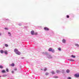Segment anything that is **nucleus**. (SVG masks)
Instances as JSON below:
<instances>
[{
	"label": "nucleus",
	"mask_w": 79,
	"mask_h": 79,
	"mask_svg": "<svg viewBox=\"0 0 79 79\" xmlns=\"http://www.w3.org/2000/svg\"><path fill=\"white\" fill-rule=\"evenodd\" d=\"M42 54H44V55H46L48 58H49V59H51L53 58L52 55H51L49 54L48 52H43Z\"/></svg>",
	"instance_id": "1"
},
{
	"label": "nucleus",
	"mask_w": 79,
	"mask_h": 79,
	"mask_svg": "<svg viewBox=\"0 0 79 79\" xmlns=\"http://www.w3.org/2000/svg\"><path fill=\"white\" fill-rule=\"evenodd\" d=\"M14 52H15L16 54L17 55H20L21 52H19L18 51V50L16 48H15L14 50Z\"/></svg>",
	"instance_id": "2"
},
{
	"label": "nucleus",
	"mask_w": 79,
	"mask_h": 79,
	"mask_svg": "<svg viewBox=\"0 0 79 79\" xmlns=\"http://www.w3.org/2000/svg\"><path fill=\"white\" fill-rule=\"evenodd\" d=\"M74 76L76 77H79V73H76Z\"/></svg>",
	"instance_id": "3"
},
{
	"label": "nucleus",
	"mask_w": 79,
	"mask_h": 79,
	"mask_svg": "<svg viewBox=\"0 0 79 79\" xmlns=\"http://www.w3.org/2000/svg\"><path fill=\"white\" fill-rule=\"evenodd\" d=\"M44 29L45 31H49L50 29H49V28H47V27H44Z\"/></svg>",
	"instance_id": "4"
},
{
	"label": "nucleus",
	"mask_w": 79,
	"mask_h": 79,
	"mask_svg": "<svg viewBox=\"0 0 79 79\" xmlns=\"http://www.w3.org/2000/svg\"><path fill=\"white\" fill-rule=\"evenodd\" d=\"M31 35H34V31L32 30L31 31Z\"/></svg>",
	"instance_id": "5"
},
{
	"label": "nucleus",
	"mask_w": 79,
	"mask_h": 79,
	"mask_svg": "<svg viewBox=\"0 0 79 79\" xmlns=\"http://www.w3.org/2000/svg\"><path fill=\"white\" fill-rule=\"evenodd\" d=\"M51 73L53 75L55 74V71L53 70H52V71L51 72Z\"/></svg>",
	"instance_id": "6"
},
{
	"label": "nucleus",
	"mask_w": 79,
	"mask_h": 79,
	"mask_svg": "<svg viewBox=\"0 0 79 79\" xmlns=\"http://www.w3.org/2000/svg\"><path fill=\"white\" fill-rule=\"evenodd\" d=\"M62 42L63 44H66V40L64 39H63L62 40Z\"/></svg>",
	"instance_id": "7"
},
{
	"label": "nucleus",
	"mask_w": 79,
	"mask_h": 79,
	"mask_svg": "<svg viewBox=\"0 0 79 79\" xmlns=\"http://www.w3.org/2000/svg\"><path fill=\"white\" fill-rule=\"evenodd\" d=\"M4 53H5V55H8V51L6 50L4 51Z\"/></svg>",
	"instance_id": "8"
},
{
	"label": "nucleus",
	"mask_w": 79,
	"mask_h": 79,
	"mask_svg": "<svg viewBox=\"0 0 79 79\" xmlns=\"http://www.w3.org/2000/svg\"><path fill=\"white\" fill-rule=\"evenodd\" d=\"M68 61H74V60L71 59H68Z\"/></svg>",
	"instance_id": "9"
},
{
	"label": "nucleus",
	"mask_w": 79,
	"mask_h": 79,
	"mask_svg": "<svg viewBox=\"0 0 79 79\" xmlns=\"http://www.w3.org/2000/svg\"><path fill=\"white\" fill-rule=\"evenodd\" d=\"M8 33L9 36H11V33H10V32H8Z\"/></svg>",
	"instance_id": "10"
},
{
	"label": "nucleus",
	"mask_w": 79,
	"mask_h": 79,
	"mask_svg": "<svg viewBox=\"0 0 79 79\" xmlns=\"http://www.w3.org/2000/svg\"><path fill=\"white\" fill-rule=\"evenodd\" d=\"M2 73H6V71H5V70H3L2 71Z\"/></svg>",
	"instance_id": "11"
},
{
	"label": "nucleus",
	"mask_w": 79,
	"mask_h": 79,
	"mask_svg": "<svg viewBox=\"0 0 79 79\" xmlns=\"http://www.w3.org/2000/svg\"><path fill=\"white\" fill-rule=\"evenodd\" d=\"M52 48H49L48 50V51H49V52H52Z\"/></svg>",
	"instance_id": "12"
},
{
	"label": "nucleus",
	"mask_w": 79,
	"mask_h": 79,
	"mask_svg": "<svg viewBox=\"0 0 79 79\" xmlns=\"http://www.w3.org/2000/svg\"><path fill=\"white\" fill-rule=\"evenodd\" d=\"M70 72V71H69V70L68 69L66 70V72L67 73H69Z\"/></svg>",
	"instance_id": "13"
},
{
	"label": "nucleus",
	"mask_w": 79,
	"mask_h": 79,
	"mask_svg": "<svg viewBox=\"0 0 79 79\" xmlns=\"http://www.w3.org/2000/svg\"><path fill=\"white\" fill-rule=\"evenodd\" d=\"M75 45L76 47H79V45L78 44H75Z\"/></svg>",
	"instance_id": "14"
},
{
	"label": "nucleus",
	"mask_w": 79,
	"mask_h": 79,
	"mask_svg": "<svg viewBox=\"0 0 79 79\" xmlns=\"http://www.w3.org/2000/svg\"><path fill=\"white\" fill-rule=\"evenodd\" d=\"M51 52H52V53H55V51L54 49H52V51H51Z\"/></svg>",
	"instance_id": "15"
},
{
	"label": "nucleus",
	"mask_w": 79,
	"mask_h": 79,
	"mask_svg": "<svg viewBox=\"0 0 79 79\" xmlns=\"http://www.w3.org/2000/svg\"><path fill=\"white\" fill-rule=\"evenodd\" d=\"M11 66H15V64L13 63H12L11 64H10Z\"/></svg>",
	"instance_id": "16"
},
{
	"label": "nucleus",
	"mask_w": 79,
	"mask_h": 79,
	"mask_svg": "<svg viewBox=\"0 0 79 79\" xmlns=\"http://www.w3.org/2000/svg\"><path fill=\"white\" fill-rule=\"evenodd\" d=\"M0 52V53H1L2 54L3 53H4V51H3V50H1Z\"/></svg>",
	"instance_id": "17"
},
{
	"label": "nucleus",
	"mask_w": 79,
	"mask_h": 79,
	"mask_svg": "<svg viewBox=\"0 0 79 79\" xmlns=\"http://www.w3.org/2000/svg\"><path fill=\"white\" fill-rule=\"evenodd\" d=\"M4 45L5 47H8V45L7 44H5Z\"/></svg>",
	"instance_id": "18"
},
{
	"label": "nucleus",
	"mask_w": 79,
	"mask_h": 79,
	"mask_svg": "<svg viewBox=\"0 0 79 79\" xmlns=\"http://www.w3.org/2000/svg\"><path fill=\"white\" fill-rule=\"evenodd\" d=\"M0 69H3V66L2 65H0Z\"/></svg>",
	"instance_id": "19"
},
{
	"label": "nucleus",
	"mask_w": 79,
	"mask_h": 79,
	"mask_svg": "<svg viewBox=\"0 0 79 79\" xmlns=\"http://www.w3.org/2000/svg\"><path fill=\"white\" fill-rule=\"evenodd\" d=\"M71 57H72V58H76V56H74L73 55H72Z\"/></svg>",
	"instance_id": "20"
},
{
	"label": "nucleus",
	"mask_w": 79,
	"mask_h": 79,
	"mask_svg": "<svg viewBox=\"0 0 79 79\" xmlns=\"http://www.w3.org/2000/svg\"><path fill=\"white\" fill-rule=\"evenodd\" d=\"M48 74H49V73H48V72L46 73L45 74V75H46V76H48Z\"/></svg>",
	"instance_id": "21"
},
{
	"label": "nucleus",
	"mask_w": 79,
	"mask_h": 79,
	"mask_svg": "<svg viewBox=\"0 0 79 79\" xmlns=\"http://www.w3.org/2000/svg\"><path fill=\"white\" fill-rule=\"evenodd\" d=\"M53 78H58V77L57 76H54L53 77Z\"/></svg>",
	"instance_id": "22"
},
{
	"label": "nucleus",
	"mask_w": 79,
	"mask_h": 79,
	"mask_svg": "<svg viewBox=\"0 0 79 79\" xmlns=\"http://www.w3.org/2000/svg\"><path fill=\"white\" fill-rule=\"evenodd\" d=\"M7 75L4 74L2 75V77H6V76H7Z\"/></svg>",
	"instance_id": "23"
},
{
	"label": "nucleus",
	"mask_w": 79,
	"mask_h": 79,
	"mask_svg": "<svg viewBox=\"0 0 79 79\" xmlns=\"http://www.w3.org/2000/svg\"><path fill=\"white\" fill-rule=\"evenodd\" d=\"M47 68H45L44 69V71H47Z\"/></svg>",
	"instance_id": "24"
},
{
	"label": "nucleus",
	"mask_w": 79,
	"mask_h": 79,
	"mask_svg": "<svg viewBox=\"0 0 79 79\" xmlns=\"http://www.w3.org/2000/svg\"><path fill=\"white\" fill-rule=\"evenodd\" d=\"M56 73H60V70H57Z\"/></svg>",
	"instance_id": "25"
},
{
	"label": "nucleus",
	"mask_w": 79,
	"mask_h": 79,
	"mask_svg": "<svg viewBox=\"0 0 79 79\" xmlns=\"http://www.w3.org/2000/svg\"><path fill=\"white\" fill-rule=\"evenodd\" d=\"M58 50H59V51H61V48H59Z\"/></svg>",
	"instance_id": "26"
},
{
	"label": "nucleus",
	"mask_w": 79,
	"mask_h": 79,
	"mask_svg": "<svg viewBox=\"0 0 79 79\" xmlns=\"http://www.w3.org/2000/svg\"><path fill=\"white\" fill-rule=\"evenodd\" d=\"M61 73H64V70H62Z\"/></svg>",
	"instance_id": "27"
},
{
	"label": "nucleus",
	"mask_w": 79,
	"mask_h": 79,
	"mask_svg": "<svg viewBox=\"0 0 79 79\" xmlns=\"http://www.w3.org/2000/svg\"><path fill=\"white\" fill-rule=\"evenodd\" d=\"M6 71L7 72H9V70L7 68L6 69Z\"/></svg>",
	"instance_id": "28"
},
{
	"label": "nucleus",
	"mask_w": 79,
	"mask_h": 79,
	"mask_svg": "<svg viewBox=\"0 0 79 79\" xmlns=\"http://www.w3.org/2000/svg\"><path fill=\"white\" fill-rule=\"evenodd\" d=\"M17 68H15L14 69V71H17Z\"/></svg>",
	"instance_id": "29"
},
{
	"label": "nucleus",
	"mask_w": 79,
	"mask_h": 79,
	"mask_svg": "<svg viewBox=\"0 0 79 79\" xmlns=\"http://www.w3.org/2000/svg\"><path fill=\"white\" fill-rule=\"evenodd\" d=\"M66 18H69V15H66Z\"/></svg>",
	"instance_id": "30"
},
{
	"label": "nucleus",
	"mask_w": 79,
	"mask_h": 79,
	"mask_svg": "<svg viewBox=\"0 0 79 79\" xmlns=\"http://www.w3.org/2000/svg\"><path fill=\"white\" fill-rule=\"evenodd\" d=\"M18 25L21 26H22V24H21V23H20L18 24Z\"/></svg>",
	"instance_id": "31"
},
{
	"label": "nucleus",
	"mask_w": 79,
	"mask_h": 79,
	"mask_svg": "<svg viewBox=\"0 0 79 79\" xmlns=\"http://www.w3.org/2000/svg\"><path fill=\"white\" fill-rule=\"evenodd\" d=\"M34 35H37V32L34 33Z\"/></svg>",
	"instance_id": "32"
},
{
	"label": "nucleus",
	"mask_w": 79,
	"mask_h": 79,
	"mask_svg": "<svg viewBox=\"0 0 79 79\" xmlns=\"http://www.w3.org/2000/svg\"><path fill=\"white\" fill-rule=\"evenodd\" d=\"M5 30H8V28H5Z\"/></svg>",
	"instance_id": "33"
},
{
	"label": "nucleus",
	"mask_w": 79,
	"mask_h": 79,
	"mask_svg": "<svg viewBox=\"0 0 79 79\" xmlns=\"http://www.w3.org/2000/svg\"><path fill=\"white\" fill-rule=\"evenodd\" d=\"M68 79H71V77H69L68 78H67Z\"/></svg>",
	"instance_id": "34"
},
{
	"label": "nucleus",
	"mask_w": 79,
	"mask_h": 79,
	"mask_svg": "<svg viewBox=\"0 0 79 79\" xmlns=\"http://www.w3.org/2000/svg\"><path fill=\"white\" fill-rule=\"evenodd\" d=\"M6 21H10V20H9V19H6Z\"/></svg>",
	"instance_id": "35"
},
{
	"label": "nucleus",
	"mask_w": 79,
	"mask_h": 79,
	"mask_svg": "<svg viewBox=\"0 0 79 79\" xmlns=\"http://www.w3.org/2000/svg\"><path fill=\"white\" fill-rule=\"evenodd\" d=\"M11 73H12L13 74V73H14V71H12Z\"/></svg>",
	"instance_id": "36"
},
{
	"label": "nucleus",
	"mask_w": 79,
	"mask_h": 79,
	"mask_svg": "<svg viewBox=\"0 0 79 79\" xmlns=\"http://www.w3.org/2000/svg\"><path fill=\"white\" fill-rule=\"evenodd\" d=\"M2 35V34L0 33V36H1V35Z\"/></svg>",
	"instance_id": "37"
},
{
	"label": "nucleus",
	"mask_w": 79,
	"mask_h": 79,
	"mask_svg": "<svg viewBox=\"0 0 79 79\" xmlns=\"http://www.w3.org/2000/svg\"><path fill=\"white\" fill-rule=\"evenodd\" d=\"M23 58H24V57H21V59H23Z\"/></svg>",
	"instance_id": "38"
},
{
	"label": "nucleus",
	"mask_w": 79,
	"mask_h": 79,
	"mask_svg": "<svg viewBox=\"0 0 79 79\" xmlns=\"http://www.w3.org/2000/svg\"><path fill=\"white\" fill-rule=\"evenodd\" d=\"M1 77V76H0V78Z\"/></svg>",
	"instance_id": "39"
},
{
	"label": "nucleus",
	"mask_w": 79,
	"mask_h": 79,
	"mask_svg": "<svg viewBox=\"0 0 79 79\" xmlns=\"http://www.w3.org/2000/svg\"><path fill=\"white\" fill-rule=\"evenodd\" d=\"M41 70H42V69H41Z\"/></svg>",
	"instance_id": "40"
}]
</instances>
